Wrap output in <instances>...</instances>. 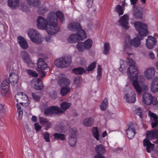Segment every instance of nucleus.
I'll use <instances>...</instances> for the list:
<instances>
[{"label": "nucleus", "instance_id": "nucleus-1", "mask_svg": "<svg viewBox=\"0 0 158 158\" xmlns=\"http://www.w3.org/2000/svg\"><path fill=\"white\" fill-rule=\"evenodd\" d=\"M57 18L62 23L64 20L63 14L60 11L50 13L47 19L42 16H39L37 19V26L38 28L41 30H46L48 33L53 35L57 33L58 30L57 28Z\"/></svg>", "mask_w": 158, "mask_h": 158}, {"label": "nucleus", "instance_id": "nucleus-2", "mask_svg": "<svg viewBox=\"0 0 158 158\" xmlns=\"http://www.w3.org/2000/svg\"><path fill=\"white\" fill-rule=\"evenodd\" d=\"M127 62L129 66L127 74L130 80L132 81V85L135 90L139 94L147 91L148 88L143 82V76L142 75H138V71L133 60L131 59L128 58Z\"/></svg>", "mask_w": 158, "mask_h": 158}, {"label": "nucleus", "instance_id": "nucleus-3", "mask_svg": "<svg viewBox=\"0 0 158 158\" xmlns=\"http://www.w3.org/2000/svg\"><path fill=\"white\" fill-rule=\"evenodd\" d=\"M135 29L139 32V35L137 37L130 40L129 36L127 37L125 42L124 46V52L129 56L132 54L128 51H130L131 49V46L135 47H138L141 45V40L143 39V37L148 35L147 25L141 22L137 21L134 23Z\"/></svg>", "mask_w": 158, "mask_h": 158}, {"label": "nucleus", "instance_id": "nucleus-4", "mask_svg": "<svg viewBox=\"0 0 158 158\" xmlns=\"http://www.w3.org/2000/svg\"><path fill=\"white\" fill-rule=\"evenodd\" d=\"M71 62V57L66 56L56 60L55 61V64L58 68H64L69 66Z\"/></svg>", "mask_w": 158, "mask_h": 158}, {"label": "nucleus", "instance_id": "nucleus-5", "mask_svg": "<svg viewBox=\"0 0 158 158\" xmlns=\"http://www.w3.org/2000/svg\"><path fill=\"white\" fill-rule=\"evenodd\" d=\"M28 35L31 41L35 44H40L43 40L42 36L35 30L30 29L28 32Z\"/></svg>", "mask_w": 158, "mask_h": 158}, {"label": "nucleus", "instance_id": "nucleus-6", "mask_svg": "<svg viewBox=\"0 0 158 158\" xmlns=\"http://www.w3.org/2000/svg\"><path fill=\"white\" fill-rule=\"evenodd\" d=\"M85 37V31L81 30V33L77 32L70 34L67 40L70 43H75L78 40H82Z\"/></svg>", "mask_w": 158, "mask_h": 158}, {"label": "nucleus", "instance_id": "nucleus-7", "mask_svg": "<svg viewBox=\"0 0 158 158\" xmlns=\"http://www.w3.org/2000/svg\"><path fill=\"white\" fill-rule=\"evenodd\" d=\"M63 113V111L59 107L56 106H50L47 108L44 111V114L46 115H51L52 114L60 115Z\"/></svg>", "mask_w": 158, "mask_h": 158}, {"label": "nucleus", "instance_id": "nucleus-8", "mask_svg": "<svg viewBox=\"0 0 158 158\" xmlns=\"http://www.w3.org/2000/svg\"><path fill=\"white\" fill-rule=\"evenodd\" d=\"M143 101L144 103L147 105H150L152 104L155 105L157 103L156 98H153L152 95L148 93H146L144 94L143 96Z\"/></svg>", "mask_w": 158, "mask_h": 158}, {"label": "nucleus", "instance_id": "nucleus-9", "mask_svg": "<svg viewBox=\"0 0 158 158\" xmlns=\"http://www.w3.org/2000/svg\"><path fill=\"white\" fill-rule=\"evenodd\" d=\"M58 84L60 85L68 86L70 84V80L68 79L65 74H60L57 78Z\"/></svg>", "mask_w": 158, "mask_h": 158}, {"label": "nucleus", "instance_id": "nucleus-10", "mask_svg": "<svg viewBox=\"0 0 158 158\" xmlns=\"http://www.w3.org/2000/svg\"><path fill=\"white\" fill-rule=\"evenodd\" d=\"M95 150L97 154L95 155L94 158H105L102 155L106 153V151L105 147L102 145H97L95 148Z\"/></svg>", "mask_w": 158, "mask_h": 158}, {"label": "nucleus", "instance_id": "nucleus-11", "mask_svg": "<svg viewBox=\"0 0 158 158\" xmlns=\"http://www.w3.org/2000/svg\"><path fill=\"white\" fill-rule=\"evenodd\" d=\"M136 127V125L135 123H130L128 125L126 132L129 139H132L134 137L135 134V128Z\"/></svg>", "mask_w": 158, "mask_h": 158}, {"label": "nucleus", "instance_id": "nucleus-12", "mask_svg": "<svg viewBox=\"0 0 158 158\" xmlns=\"http://www.w3.org/2000/svg\"><path fill=\"white\" fill-rule=\"evenodd\" d=\"M68 29L70 31H77V32L81 33V30H82L79 23L76 22H73L70 23L68 26Z\"/></svg>", "mask_w": 158, "mask_h": 158}, {"label": "nucleus", "instance_id": "nucleus-13", "mask_svg": "<svg viewBox=\"0 0 158 158\" xmlns=\"http://www.w3.org/2000/svg\"><path fill=\"white\" fill-rule=\"evenodd\" d=\"M156 39L155 37L149 35L146 40V46L149 49H152L156 45Z\"/></svg>", "mask_w": 158, "mask_h": 158}, {"label": "nucleus", "instance_id": "nucleus-14", "mask_svg": "<svg viewBox=\"0 0 158 158\" xmlns=\"http://www.w3.org/2000/svg\"><path fill=\"white\" fill-rule=\"evenodd\" d=\"M48 68V64L42 58L39 59L37 64V70L39 72H43Z\"/></svg>", "mask_w": 158, "mask_h": 158}, {"label": "nucleus", "instance_id": "nucleus-15", "mask_svg": "<svg viewBox=\"0 0 158 158\" xmlns=\"http://www.w3.org/2000/svg\"><path fill=\"white\" fill-rule=\"evenodd\" d=\"M155 69L150 67L147 69L144 72V76L147 79H150L153 78L155 76Z\"/></svg>", "mask_w": 158, "mask_h": 158}, {"label": "nucleus", "instance_id": "nucleus-16", "mask_svg": "<svg viewBox=\"0 0 158 158\" xmlns=\"http://www.w3.org/2000/svg\"><path fill=\"white\" fill-rule=\"evenodd\" d=\"M147 137L148 140H152L158 138V130L153 129L151 131H147Z\"/></svg>", "mask_w": 158, "mask_h": 158}, {"label": "nucleus", "instance_id": "nucleus-17", "mask_svg": "<svg viewBox=\"0 0 158 158\" xmlns=\"http://www.w3.org/2000/svg\"><path fill=\"white\" fill-rule=\"evenodd\" d=\"M129 17L127 15H125L120 17L119 22L120 25L124 27L125 29H127L129 27L128 24Z\"/></svg>", "mask_w": 158, "mask_h": 158}, {"label": "nucleus", "instance_id": "nucleus-18", "mask_svg": "<svg viewBox=\"0 0 158 158\" xmlns=\"http://www.w3.org/2000/svg\"><path fill=\"white\" fill-rule=\"evenodd\" d=\"M148 114L150 117L152 127L153 128L156 127L158 125V121L157 116L156 114L150 111H149Z\"/></svg>", "mask_w": 158, "mask_h": 158}, {"label": "nucleus", "instance_id": "nucleus-19", "mask_svg": "<svg viewBox=\"0 0 158 158\" xmlns=\"http://www.w3.org/2000/svg\"><path fill=\"white\" fill-rule=\"evenodd\" d=\"M32 84L34 89H36L41 90L43 88V84L40 79H34L32 81Z\"/></svg>", "mask_w": 158, "mask_h": 158}, {"label": "nucleus", "instance_id": "nucleus-20", "mask_svg": "<svg viewBox=\"0 0 158 158\" xmlns=\"http://www.w3.org/2000/svg\"><path fill=\"white\" fill-rule=\"evenodd\" d=\"M15 99L18 102L22 100L24 102H20V104H22L23 103H26V102H28V99L27 96L23 94V92H19L18 93L15 97Z\"/></svg>", "mask_w": 158, "mask_h": 158}, {"label": "nucleus", "instance_id": "nucleus-21", "mask_svg": "<svg viewBox=\"0 0 158 158\" xmlns=\"http://www.w3.org/2000/svg\"><path fill=\"white\" fill-rule=\"evenodd\" d=\"M136 95L134 92L130 94H126L124 96V98L128 103H134L136 100Z\"/></svg>", "mask_w": 158, "mask_h": 158}, {"label": "nucleus", "instance_id": "nucleus-22", "mask_svg": "<svg viewBox=\"0 0 158 158\" xmlns=\"http://www.w3.org/2000/svg\"><path fill=\"white\" fill-rule=\"evenodd\" d=\"M18 42L20 47L23 49H26L28 48V44L25 39L21 36L18 37Z\"/></svg>", "mask_w": 158, "mask_h": 158}, {"label": "nucleus", "instance_id": "nucleus-23", "mask_svg": "<svg viewBox=\"0 0 158 158\" xmlns=\"http://www.w3.org/2000/svg\"><path fill=\"white\" fill-rule=\"evenodd\" d=\"M143 145L146 147L148 152L149 153L152 151L154 148V145L148 139H144L143 142Z\"/></svg>", "mask_w": 158, "mask_h": 158}, {"label": "nucleus", "instance_id": "nucleus-24", "mask_svg": "<svg viewBox=\"0 0 158 158\" xmlns=\"http://www.w3.org/2000/svg\"><path fill=\"white\" fill-rule=\"evenodd\" d=\"M151 90L153 93L158 92V78L156 77L151 85Z\"/></svg>", "mask_w": 158, "mask_h": 158}, {"label": "nucleus", "instance_id": "nucleus-25", "mask_svg": "<svg viewBox=\"0 0 158 158\" xmlns=\"http://www.w3.org/2000/svg\"><path fill=\"white\" fill-rule=\"evenodd\" d=\"M7 3L9 6L13 9H16L20 5L19 0H8Z\"/></svg>", "mask_w": 158, "mask_h": 158}, {"label": "nucleus", "instance_id": "nucleus-26", "mask_svg": "<svg viewBox=\"0 0 158 158\" xmlns=\"http://www.w3.org/2000/svg\"><path fill=\"white\" fill-rule=\"evenodd\" d=\"M19 79L18 76L14 73L10 74L9 76L10 81L11 84L13 85L16 84L18 81Z\"/></svg>", "mask_w": 158, "mask_h": 158}, {"label": "nucleus", "instance_id": "nucleus-27", "mask_svg": "<svg viewBox=\"0 0 158 158\" xmlns=\"http://www.w3.org/2000/svg\"><path fill=\"white\" fill-rule=\"evenodd\" d=\"M134 7V15L136 18H141L142 16V12L140 10V8L139 7H135L133 6Z\"/></svg>", "mask_w": 158, "mask_h": 158}, {"label": "nucleus", "instance_id": "nucleus-28", "mask_svg": "<svg viewBox=\"0 0 158 158\" xmlns=\"http://www.w3.org/2000/svg\"><path fill=\"white\" fill-rule=\"evenodd\" d=\"M92 131L93 136L97 140L101 142V137L99 135L98 128L97 127H94Z\"/></svg>", "mask_w": 158, "mask_h": 158}, {"label": "nucleus", "instance_id": "nucleus-29", "mask_svg": "<svg viewBox=\"0 0 158 158\" xmlns=\"http://www.w3.org/2000/svg\"><path fill=\"white\" fill-rule=\"evenodd\" d=\"M94 119L90 117L85 118L83 124L86 127H90L92 126L93 124Z\"/></svg>", "mask_w": 158, "mask_h": 158}, {"label": "nucleus", "instance_id": "nucleus-30", "mask_svg": "<svg viewBox=\"0 0 158 158\" xmlns=\"http://www.w3.org/2000/svg\"><path fill=\"white\" fill-rule=\"evenodd\" d=\"M78 131L76 128H71L70 129L69 137L77 138Z\"/></svg>", "mask_w": 158, "mask_h": 158}, {"label": "nucleus", "instance_id": "nucleus-31", "mask_svg": "<svg viewBox=\"0 0 158 158\" xmlns=\"http://www.w3.org/2000/svg\"><path fill=\"white\" fill-rule=\"evenodd\" d=\"M70 88L68 86L63 87L60 90V94L62 96H65L70 91Z\"/></svg>", "mask_w": 158, "mask_h": 158}, {"label": "nucleus", "instance_id": "nucleus-32", "mask_svg": "<svg viewBox=\"0 0 158 158\" xmlns=\"http://www.w3.org/2000/svg\"><path fill=\"white\" fill-rule=\"evenodd\" d=\"M73 72L77 75H81L85 73L86 70L83 68L79 67L73 69Z\"/></svg>", "mask_w": 158, "mask_h": 158}, {"label": "nucleus", "instance_id": "nucleus-33", "mask_svg": "<svg viewBox=\"0 0 158 158\" xmlns=\"http://www.w3.org/2000/svg\"><path fill=\"white\" fill-rule=\"evenodd\" d=\"M20 54L24 62L29 60H28L30 59V55L25 51L22 52Z\"/></svg>", "mask_w": 158, "mask_h": 158}, {"label": "nucleus", "instance_id": "nucleus-34", "mask_svg": "<svg viewBox=\"0 0 158 158\" xmlns=\"http://www.w3.org/2000/svg\"><path fill=\"white\" fill-rule=\"evenodd\" d=\"M71 104L70 102H63L60 104V106L63 112L68 109L71 106Z\"/></svg>", "mask_w": 158, "mask_h": 158}, {"label": "nucleus", "instance_id": "nucleus-35", "mask_svg": "<svg viewBox=\"0 0 158 158\" xmlns=\"http://www.w3.org/2000/svg\"><path fill=\"white\" fill-rule=\"evenodd\" d=\"M26 2L28 4L34 7H37L40 4L39 0H26Z\"/></svg>", "mask_w": 158, "mask_h": 158}, {"label": "nucleus", "instance_id": "nucleus-36", "mask_svg": "<svg viewBox=\"0 0 158 158\" xmlns=\"http://www.w3.org/2000/svg\"><path fill=\"white\" fill-rule=\"evenodd\" d=\"M54 139L57 140H64L65 139V135L64 134L55 133L53 134Z\"/></svg>", "mask_w": 158, "mask_h": 158}, {"label": "nucleus", "instance_id": "nucleus-37", "mask_svg": "<svg viewBox=\"0 0 158 158\" xmlns=\"http://www.w3.org/2000/svg\"><path fill=\"white\" fill-rule=\"evenodd\" d=\"M77 138L69 137L68 143L71 147L75 146L77 142Z\"/></svg>", "mask_w": 158, "mask_h": 158}, {"label": "nucleus", "instance_id": "nucleus-38", "mask_svg": "<svg viewBox=\"0 0 158 158\" xmlns=\"http://www.w3.org/2000/svg\"><path fill=\"white\" fill-rule=\"evenodd\" d=\"M84 44L85 48L88 49L91 48L93 44V41L91 39H88Z\"/></svg>", "mask_w": 158, "mask_h": 158}, {"label": "nucleus", "instance_id": "nucleus-39", "mask_svg": "<svg viewBox=\"0 0 158 158\" xmlns=\"http://www.w3.org/2000/svg\"><path fill=\"white\" fill-rule=\"evenodd\" d=\"M108 105V99L107 98H105L103 101L100 104V108L102 110H105L106 109Z\"/></svg>", "mask_w": 158, "mask_h": 158}, {"label": "nucleus", "instance_id": "nucleus-40", "mask_svg": "<svg viewBox=\"0 0 158 158\" xmlns=\"http://www.w3.org/2000/svg\"><path fill=\"white\" fill-rule=\"evenodd\" d=\"M77 47L78 50L80 52H82L85 49H86L84 43L82 42L78 43Z\"/></svg>", "mask_w": 158, "mask_h": 158}, {"label": "nucleus", "instance_id": "nucleus-41", "mask_svg": "<svg viewBox=\"0 0 158 158\" xmlns=\"http://www.w3.org/2000/svg\"><path fill=\"white\" fill-rule=\"evenodd\" d=\"M81 78L79 77H77L74 78L73 83L78 87H80V83L81 82Z\"/></svg>", "mask_w": 158, "mask_h": 158}, {"label": "nucleus", "instance_id": "nucleus-42", "mask_svg": "<svg viewBox=\"0 0 158 158\" xmlns=\"http://www.w3.org/2000/svg\"><path fill=\"white\" fill-rule=\"evenodd\" d=\"M102 68L100 65H98V66L97 79L99 80L101 77L102 75Z\"/></svg>", "mask_w": 158, "mask_h": 158}, {"label": "nucleus", "instance_id": "nucleus-43", "mask_svg": "<svg viewBox=\"0 0 158 158\" xmlns=\"http://www.w3.org/2000/svg\"><path fill=\"white\" fill-rule=\"evenodd\" d=\"M110 49V46L108 43H106L104 46V50L103 53L105 54H107Z\"/></svg>", "mask_w": 158, "mask_h": 158}, {"label": "nucleus", "instance_id": "nucleus-44", "mask_svg": "<svg viewBox=\"0 0 158 158\" xmlns=\"http://www.w3.org/2000/svg\"><path fill=\"white\" fill-rule=\"evenodd\" d=\"M47 11V9L46 7L42 6L39 8L38 13L40 15H43Z\"/></svg>", "mask_w": 158, "mask_h": 158}, {"label": "nucleus", "instance_id": "nucleus-45", "mask_svg": "<svg viewBox=\"0 0 158 158\" xmlns=\"http://www.w3.org/2000/svg\"><path fill=\"white\" fill-rule=\"evenodd\" d=\"M39 120L40 124L41 125H45L48 120L47 118L43 117H40Z\"/></svg>", "mask_w": 158, "mask_h": 158}, {"label": "nucleus", "instance_id": "nucleus-46", "mask_svg": "<svg viewBox=\"0 0 158 158\" xmlns=\"http://www.w3.org/2000/svg\"><path fill=\"white\" fill-rule=\"evenodd\" d=\"M27 72L28 74L32 77H37L38 76V74L35 71L31 70H27Z\"/></svg>", "mask_w": 158, "mask_h": 158}, {"label": "nucleus", "instance_id": "nucleus-47", "mask_svg": "<svg viewBox=\"0 0 158 158\" xmlns=\"http://www.w3.org/2000/svg\"><path fill=\"white\" fill-rule=\"evenodd\" d=\"M115 10L118 13L119 15H122L123 14V11L122 9V7L120 5H118L117 6Z\"/></svg>", "mask_w": 158, "mask_h": 158}, {"label": "nucleus", "instance_id": "nucleus-48", "mask_svg": "<svg viewBox=\"0 0 158 158\" xmlns=\"http://www.w3.org/2000/svg\"><path fill=\"white\" fill-rule=\"evenodd\" d=\"M134 114L138 115L140 118H142V110L140 108L136 109L134 111Z\"/></svg>", "mask_w": 158, "mask_h": 158}, {"label": "nucleus", "instance_id": "nucleus-49", "mask_svg": "<svg viewBox=\"0 0 158 158\" xmlns=\"http://www.w3.org/2000/svg\"><path fill=\"white\" fill-rule=\"evenodd\" d=\"M9 89L8 86L1 87V92L3 95L6 94L9 91Z\"/></svg>", "mask_w": 158, "mask_h": 158}, {"label": "nucleus", "instance_id": "nucleus-50", "mask_svg": "<svg viewBox=\"0 0 158 158\" xmlns=\"http://www.w3.org/2000/svg\"><path fill=\"white\" fill-rule=\"evenodd\" d=\"M10 81L9 79H6L5 80H4L2 84L1 87H5L9 86Z\"/></svg>", "mask_w": 158, "mask_h": 158}, {"label": "nucleus", "instance_id": "nucleus-51", "mask_svg": "<svg viewBox=\"0 0 158 158\" xmlns=\"http://www.w3.org/2000/svg\"><path fill=\"white\" fill-rule=\"evenodd\" d=\"M49 94L51 98L53 99H56L57 97L56 93L53 90L50 92Z\"/></svg>", "mask_w": 158, "mask_h": 158}, {"label": "nucleus", "instance_id": "nucleus-52", "mask_svg": "<svg viewBox=\"0 0 158 158\" xmlns=\"http://www.w3.org/2000/svg\"><path fill=\"white\" fill-rule=\"evenodd\" d=\"M96 62H93L89 65L87 69L88 71H91L93 70L96 66Z\"/></svg>", "mask_w": 158, "mask_h": 158}, {"label": "nucleus", "instance_id": "nucleus-53", "mask_svg": "<svg viewBox=\"0 0 158 158\" xmlns=\"http://www.w3.org/2000/svg\"><path fill=\"white\" fill-rule=\"evenodd\" d=\"M43 135L44 139L47 142H49L50 141L49 138L50 135L48 132L44 133H43Z\"/></svg>", "mask_w": 158, "mask_h": 158}, {"label": "nucleus", "instance_id": "nucleus-54", "mask_svg": "<svg viewBox=\"0 0 158 158\" xmlns=\"http://www.w3.org/2000/svg\"><path fill=\"white\" fill-rule=\"evenodd\" d=\"M5 112V109L4 108L3 106L0 104V118L2 117V116Z\"/></svg>", "mask_w": 158, "mask_h": 158}, {"label": "nucleus", "instance_id": "nucleus-55", "mask_svg": "<svg viewBox=\"0 0 158 158\" xmlns=\"http://www.w3.org/2000/svg\"><path fill=\"white\" fill-rule=\"evenodd\" d=\"M29 60H27L26 62H25L26 64H27L28 66L31 68L33 67L35 65V64L33 62H32L31 59H29Z\"/></svg>", "mask_w": 158, "mask_h": 158}, {"label": "nucleus", "instance_id": "nucleus-56", "mask_svg": "<svg viewBox=\"0 0 158 158\" xmlns=\"http://www.w3.org/2000/svg\"><path fill=\"white\" fill-rule=\"evenodd\" d=\"M32 96L33 99L35 101H38L40 99V97L37 94H36L35 93H32Z\"/></svg>", "mask_w": 158, "mask_h": 158}, {"label": "nucleus", "instance_id": "nucleus-57", "mask_svg": "<svg viewBox=\"0 0 158 158\" xmlns=\"http://www.w3.org/2000/svg\"><path fill=\"white\" fill-rule=\"evenodd\" d=\"M45 130H48L49 129L51 128L52 126V124L51 122L48 121L46 124L45 125Z\"/></svg>", "mask_w": 158, "mask_h": 158}, {"label": "nucleus", "instance_id": "nucleus-58", "mask_svg": "<svg viewBox=\"0 0 158 158\" xmlns=\"http://www.w3.org/2000/svg\"><path fill=\"white\" fill-rule=\"evenodd\" d=\"M93 0H86V5L89 8L91 7L93 5Z\"/></svg>", "mask_w": 158, "mask_h": 158}, {"label": "nucleus", "instance_id": "nucleus-59", "mask_svg": "<svg viewBox=\"0 0 158 158\" xmlns=\"http://www.w3.org/2000/svg\"><path fill=\"white\" fill-rule=\"evenodd\" d=\"M35 129L36 131H38L41 128V126L38 123H36L34 124Z\"/></svg>", "mask_w": 158, "mask_h": 158}, {"label": "nucleus", "instance_id": "nucleus-60", "mask_svg": "<svg viewBox=\"0 0 158 158\" xmlns=\"http://www.w3.org/2000/svg\"><path fill=\"white\" fill-rule=\"evenodd\" d=\"M19 115V119L21 120L22 118L23 112V111L21 110H19L18 111H17Z\"/></svg>", "mask_w": 158, "mask_h": 158}, {"label": "nucleus", "instance_id": "nucleus-61", "mask_svg": "<svg viewBox=\"0 0 158 158\" xmlns=\"http://www.w3.org/2000/svg\"><path fill=\"white\" fill-rule=\"evenodd\" d=\"M119 71L123 72L124 70H126L125 66V64H121L120 68L119 69Z\"/></svg>", "mask_w": 158, "mask_h": 158}, {"label": "nucleus", "instance_id": "nucleus-62", "mask_svg": "<svg viewBox=\"0 0 158 158\" xmlns=\"http://www.w3.org/2000/svg\"><path fill=\"white\" fill-rule=\"evenodd\" d=\"M149 56L152 59H153L155 58L154 54L152 52H150L149 54Z\"/></svg>", "mask_w": 158, "mask_h": 158}, {"label": "nucleus", "instance_id": "nucleus-63", "mask_svg": "<svg viewBox=\"0 0 158 158\" xmlns=\"http://www.w3.org/2000/svg\"><path fill=\"white\" fill-rule=\"evenodd\" d=\"M45 39L46 41L48 42H50L52 41V40L51 39V36H50L46 37L45 38Z\"/></svg>", "mask_w": 158, "mask_h": 158}, {"label": "nucleus", "instance_id": "nucleus-64", "mask_svg": "<svg viewBox=\"0 0 158 158\" xmlns=\"http://www.w3.org/2000/svg\"><path fill=\"white\" fill-rule=\"evenodd\" d=\"M31 120L34 122H36L37 118L35 116H33L32 117Z\"/></svg>", "mask_w": 158, "mask_h": 158}]
</instances>
